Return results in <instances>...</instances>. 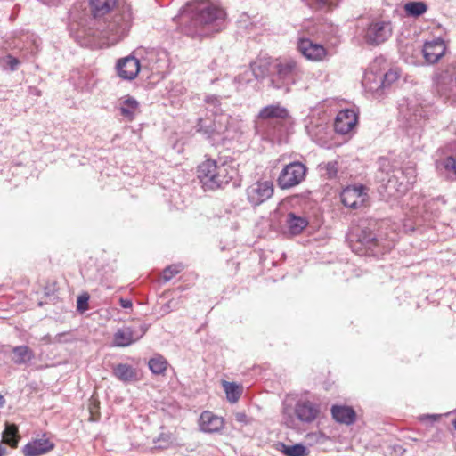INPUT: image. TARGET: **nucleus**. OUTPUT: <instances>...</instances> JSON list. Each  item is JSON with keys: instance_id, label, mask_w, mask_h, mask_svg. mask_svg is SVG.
Returning a JSON list of instances; mask_svg holds the SVG:
<instances>
[{"instance_id": "nucleus-1", "label": "nucleus", "mask_w": 456, "mask_h": 456, "mask_svg": "<svg viewBox=\"0 0 456 456\" xmlns=\"http://www.w3.org/2000/svg\"><path fill=\"white\" fill-rule=\"evenodd\" d=\"M89 8L97 23L96 31L90 35L94 37L98 32L112 45L128 35L134 19L130 4H118V0H89Z\"/></svg>"}, {"instance_id": "nucleus-2", "label": "nucleus", "mask_w": 456, "mask_h": 456, "mask_svg": "<svg viewBox=\"0 0 456 456\" xmlns=\"http://www.w3.org/2000/svg\"><path fill=\"white\" fill-rule=\"evenodd\" d=\"M225 17L224 9L206 0L188 4L180 13L182 29L191 37L205 35V26H211L214 30L219 31L225 21Z\"/></svg>"}, {"instance_id": "nucleus-3", "label": "nucleus", "mask_w": 456, "mask_h": 456, "mask_svg": "<svg viewBox=\"0 0 456 456\" xmlns=\"http://www.w3.org/2000/svg\"><path fill=\"white\" fill-rule=\"evenodd\" d=\"M289 110L280 104H271L261 109L256 121V133L263 140L273 144H282L288 142Z\"/></svg>"}, {"instance_id": "nucleus-4", "label": "nucleus", "mask_w": 456, "mask_h": 456, "mask_svg": "<svg viewBox=\"0 0 456 456\" xmlns=\"http://www.w3.org/2000/svg\"><path fill=\"white\" fill-rule=\"evenodd\" d=\"M445 204L444 198L437 197L426 200L420 194H412L404 205L406 220L404 227L414 231L417 226H421L437 216L440 208Z\"/></svg>"}, {"instance_id": "nucleus-5", "label": "nucleus", "mask_w": 456, "mask_h": 456, "mask_svg": "<svg viewBox=\"0 0 456 456\" xmlns=\"http://www.w3.org/2000/svg\"><path fill=\"white\" fill-rule=\"evenodd\" d=\"M376 223L362 226L350 236L352 250L359 256H379L388 251L390 243L378 236L374 228Z\"/></svg>"}, {"instance_id": "nucleus-6", "label": "nucleus", "mask_w": 456, "mask_h": 456, "mask_svg": "<svg viewBox=\"0 0 456 456\" xmlns=\"http://www.w3.org/2000/svg\"><path fill=\"white\" fill-rule=\"evenodd\" d=\"M318 405L306 399H299L293 406L288 401L283 403L282 421L288 428L296 426V419L305 423L313 422L318 416Z\"/></svg>"}, {"instance_id": "nucleus-7", "label": "nucleus", "mask_w": 456, "mask_h": 456, "mask_svg": "<svg viewBox=\"0 0 456 456\" xmlns=\"http://www.w3.org/2000/svg\"><path fill=\"white\" fill-rule=\"evenodd\" d=\"M207 110L211 111L218 119L214 120L213 132L223 135L224 140L233 139L237 134V130L232 126L233 118L229 115L222 113L221 100L218 96L209 94L205 97Z\"/></svg>"}, {"instance_id": "nucleus-8", "label": "nucleus", "mask_w": 456, "mask_h": 456, "mask_svg": "<svg viewBox=\"0 0 456 456\" xmlns=\"http://www.w3.org/2000/svg\"><path fill=\"white\" fill-rule=\"evenodd\" d=\"M276 73L273 76L272 84L275 88L294 85L302 77L303 71L293 59H284L275 65Z\"/></svg>"}, {"instance_id": "nucleus-9", "label": "nucleus", "mask_w": 456, "mask_h": 456, "mask_svg": "<svg viewBox=\"0 0 456 456\" xmlns=\"http://www.w3.org/2000/svg\"><path fill=\"white\" fill-rule=\"evenodd\" d=\"M392 30L390 21L376 19L366 26L363 37L368 45H379L391 37Z\"/></svg>"}, {"instance_id": "nucleus-10", "label": "nucleus", "mask_w": 456, "mask_h": 456, "mask_svg": "<svg viewBox=\"0 0 456 456\" xmlns=\"http://www.w3.org/2000/svg\"><path fill=\"white\" fill-rule=\"evenodd\" d=\"M229 173H201L198 178L204 191H214L223 188L230 182L234 188L240 186V178L239 173H232L233 175H228Z\"/></svg>"}, {"instance_id": "nucleus-11", "label": "nucleus", "mask_w": 456, "mask_h": 456, "mask_svg": "<svg viewBox=\"0 0 456 456\" xmlns=\"http://www.w3.org/2000/svg\"><path fill=\"white\" fill-rule=\"evenodd\" d=\"M147 327L140 325L138 327H123L118 329L114 334V344L117 346H128L139 340L146 332Z\"/></svg>"}, {"instance_id": "nucleus-12", "label": "nucleus", "mask_w": 456, "mask_h": 456, "mask_svg": "<svg viewBox=\"0 0 456 456\" xmlns=\"http://www.w3.org/2000/svg\"><path fill=\"white\" fill-rule=\"evenodd\" d=\"M297 49L305 59L312 61H321L327 55V50L322 45L314 43L309 38H300L297 42Z\"/></svg>"}, {"instance_id": "nucleus-13", "label": "nucleus", "mask_w": 456, "mask_h": 456, "mask_svg": "<svg viewBox=\"0 0 456 456\" xmlns=\"http://www.w3.org/2000/svg\"><path fill=\"white\" fill-rule=\"evenodd\" d=\"M273 193V183L270 181L256 182L247 190L248 200L256 206L268 200Z\"/></svg>"}, {"instance_id": "nucleus-14", "label": "nucleus", "mask_w": 456, "mask_h": 456, "mask_svg": "<svg viewBox=\"0 0 456 456\" xmlns=\"http://www.w3.org/2000/svg\"><path fill=\"white\" fill-rule=\"evenodd\" d=\"M433 86L436 94L444 100H451L454 96L453 79L448 72L436 74Z\"/></svg>"}, {"instance_id": "nucleus-15", "label": "nucleus", "mask_w": 456, "mask_h": 456, "mask_svg": "<svg viewBox=\"0 0 456 456\" xmlns=\"http://www.w3.org/2000/svg\"><path fill=\"white\" fill-rule=\"evenodd\" d=\"M358 121L357 114L353 110L346 109L340 110L334 120V130L340 134L350 133Z\"/></svg>"}, {"instance_id": "nucleus-16", "label": "nucleus", "mask_w": 456, "mask_h": 456, "mask_svg": "<svg viewBox=\"0 0 456 456\" xmlns=\"http://www.w3.org/2000/svg\"><path fill=\"white\" fill-rule=\"evenodd\" d=\"M365 190V187L362 185L344 189L340 196L342 203L344 206L353 209L360 208L362 206L367 195Z\"/></svg>"}, {"instance_id": "nucleus-17", "label": "nucleus", "mask_w": 456, "mask_h": 456, "mask_svg": "<svg viewBox=\"0 0 456 456\" xmlns=\"http://www.w3.org/2000/svg\"><path fill=\"white\" fill-rule=\"evenodd\" d=\"M446 52V45L442 38L427 41L422 48L423 56L428 63H436Z\"/></svg>"}, {"instance_id": "nucleus-18", "label": "nucleus", "mask_w": 456, "mask_h": 456, "mask_svg": "<svg viewBox=\"0 0 456 456\" xmlns=\"http://www.w3.org/2000/svg\"><path fill=\"white\" fill-rule=\"evenodd\" d=\"M141 69L140 61L134 56H127L117 62L118 76L126 80H133L136 77Z\"/></svg>"}, {"instance_id": "nucleus-19", "label": "nucleus", "mask_w": 456, "mask_h": 456, "mask_svg": "<svg viewBox=\"0 0 456 456\" xmlns=\"http://www.w3.org/2000/svg\"><path fill=\"white\" fill-rule=\"evenodd\" d=\"M118 110L123 120L132 122L140 113V103L130 95H126L118 100Z\"/></svg>"}, {"instance_id": "nucleus-20", "label": "nucleus", "mask_w": 456, "mask_h": 456, "mask_svg": "<svg viewBox=\"0 0 456 456\" xmlns=\"http://www.w3.org/2000/svg\"><path fill=\"white\" fill-rule=\"evenodd\" d=\"M307 134L316 143L320 145L325 144L329 140V126L328 125L319 119L310 121L305 126Z\"/></svg>"}, {"instance_id": "nucleus-21", "label": "nucleus", "mask_w": 456, "mask_h": 456, "mask_svg": "<svg viewBox=\"0 0 456 456\" xmlns=\"http://www.w3.org/2000/svg\"><path fill=\"white\" fill-rule=\"evenodd\" d=\"M199 425L201 431L205 433H215L223 428L224 419L211 411H205L200 414Z\"/></svg>"}, {"instance_id": "nucleus-22", "label": "nucleus", "mask_w": 456, "mask_h": 456, "mask_svg": "<svg viewBox=\"0 0 456 456\" xmlns=\"http://www.w3.org/2000/svg\"><path fill=\"white\" fill-rule=\"evenodd\" d=\"M54 444L45 436L28 443L23 447L25 456H39L52 451Z\"/></svg>"}, {"instance_id": "nucleus-23", "label": "nucleus", "mask_w": 456, "mask_h": 456, "mask_svg": "<svg viewBox=\"0 0 456 456\" xmlns=\"http://www.w3.org/2000/svg\"><path fill=\"white\" fill-rule=\"evenodd\" d=\"M404 175L405 173H401V177L394 175L387 180L385 185V191L387 196L397 198L409 190L410 185L408 183L404 182Z\"/></svg>"}, {"instance_id": "nucleus-24", "label": "nucleus", "mask_w": 456, "mask_h": 456, "mask_svg": "<svg viewBox=\"0 0 456 456\" xmlns=\"http://www.w3.org/2000/svg\"><path fill=\"white\" fill-rule=\"evenodd\" d=\"M331 414L337 422L346 425L353 424L356 418L354 409L348 406L334 405L331 408Z\"/></svg>"}, {"instance_id": "nucleus-25", "label": "nucleus", "mask_w": 456, "mask_h": 456, "mask_svg": "<svg viewBox=\"0 0 456 456\" xmlns=\"http://www.w3.org/2000/svg\"><path fill=\"white\" fill-rule=\"evenodd\" d=\"M113 374L119 380L128 383L139 380L138 371L131 365L119 363L113 368Z\"/></svg>"}, {"instance_id": "nucleus-26", "label": "nucleus", "mask_w": 456, "mask_h": 456, "mask_svg": "<svg viewBox=\"0 0 456 456\" xmlns=\"http://www.w3.org/2000/svg\"><path fill=\"white\" fill-rule=\"evenodd\" d=\"M273 169H281V171H307L305 165L300 161H291L287 156H281L275 159Z\"/></svg>"}, {"instance_id": "nucleus-27", "label": "nucleus", "mask_w": 456, "mask_h": 456, "mask_svg": "<svg viewBox=\"0 0 456 456\" xmlns=\"http://www.w3.org/2000/svg\"><path fill=\"white\" fill-rule=\"evenodd\" d=\"M306 173H280L277 179L278 185L281 189H289L298 184L305 179Z\"/></svg>"}, {"instance_id": "nucleus-28", "label": "nucleus", "mask_w": 456, "mask_h": 456, "mask_svg": "<svg viewBox=\"0 0 456 456\" xmlns=\"http://www.w3.org/2000/svg\"><path fill=\"white\" fill-rule=\"evenodd\" d=\"M286 222L289 232L293 235L299 234L308 224L305 217L297 216L294 213L288 214Z\"/></svg>"}, {"instance_id": "nucleus-29", "label": "nucleus", "mask_w": 456, "mask_h": 456, "mask_svg": "<svg viewBox=\"0 0 456 456\" xmlns=\"http://www.w3.org/2000/svg\"><path fill=\"white\" fill-rule=\"evenodd\" d=\"M362 86L367 91L378 93L382 90L381 75H377L372 71H366L362 78Z\"/></svg>"}, {"instance_id": "nucleus-30", "label": "nucleus", "mask_w": 456, "mask_h": 456, "mask_svg": "<svg viewBox=\"0 0 456 456\" xmlns=\"http://www.w3.org/2000/svg\"><path fill=\"white\" fill-rule=\"evenodd\" d=\"M13 362L16 364H26L34 358L33 351L27 346H18L13 347Z\"/></svg>"}, {"instance_id": "nucleus-31", "label": "nucleus", "mask_w": 456, "mask_h": 456, "mask_svg": "<svg viewBox=\"0 0 456 456\" xmlns=\"http://www.w3.org/2000/svg\"><path fill=\"white\" fill-rule=\"evenodd\" d=\"M223 387L226 394V398L230 403H236L240 399L241 394H242V387L240 385H237L234 382H228L224 381L223 382Z\"/></svg>"}, {"instance_id": "nucleus-32", "label": "nucleus", "mask_w": 456, "mask_h": 456, "mask_svg": "<svg viewBox=\"0 0 456 456\" xmlns=\"http://www.w3.org/2000/svg\"><path fill=\"white\" fill-rule=\"evenodd\" d=\"M278 446L279 450L286 456H305L308 453L307 448L301 444L286 445L283 443H280Z\"/></svg>"}, {"instance_id": "nucleus-33", "label": "nucleus", "mask_w": 456, "mask_h": 456, "mask_svg": "<svg viewBox=\"0 0 456 456\" xmlns=\"http://www.w3.org/2000/svg\"><path fill=\"white\" fill-rule=\"evenodd\" d=\"M226 165H228V161L227 159H223V158H219L218 160L207 158L205 161H203L198 166L197 171H212L221 168H224V171H227L228 168H225Z\"/></svg>"}, {"instance_id": "nucleus-34", "label": "nucleus", "mask_w": 456, "mask_h": 456, "mask_svg": "<svg viewBox=\"0 0 456 456\" xmlns=\"http://www.w3.org/2000/svg\"><path fill=\"white\" fill-rule=\"evenodd\" d=\"M3 439L4 443L12 447H16L19 441L18 428L14 424H6L3 432Z\"/></svg>"}, {"instance_id": "nucleus-35", "label": "nucleus", "mask_w": 456, "mask_h": 456, "mask_svg": "<svg viewBox=\"0 0 456 456\" xmlns=\"http://www.w3.org/2000/svg\"><path fill=\"white\" fill-rule=\"evenodd\" d=\"M404 11L410 17H419L428 11V5L424 2H409L404 5Z\"/></svg>"}, {"instance_id": "nucleus-36", "label": "nucleus", "mask_w": 456, "mask_h": 456, "mask_svg": "<svg viewBox=\"0 0 456 456\" xmlns=\"http://www.w3.org/2000/svg\"><path fill=\"white\" fill-rule=\"evenodd\" d=\"M149 368L154 374H163L167 370V362L160 355L152 357L148 362Z\"/></svg>"}, {"instance_id": "nucleus-37", "label": "nucleus", "mask_w": 456, "mask_h": 456, "mask_svg": "<svg viewBox=\"0 0 456 456\" xmlns=\"http://www.w3.org/2000/svg\"><path fill=\"white\" fill-rule=\"evenodd\" d=\"M436 167L438 170L456 171V151L454 155L436 159Z\"/></svg>"}, {"instance_id": "nucleus-38", "label": "nucleus", "mask_w": 456, "mask_h": 456, "mask_svg": "<svg viewBox=\"0 0 456 456\" xmlns=\"http://www.w3.org/2000/svg\"><path fill=\"white\" fill-rule=\"evenodd\" d=\"M20 64V60L11 54L0 58V67L4 70L15 71L18 69Z\"/></svg>"}, {"instance_id": "nucleus-39", "label": "nucleus", "mask_w": 456, "mask_h": 456, "mask_svg": "<svg viewBox=\"0 0 456 456\" xmlns=\"http://www.w3.org/2000/svg\"><path fill=\"white\" fill-rule=\"evenodd\" d=\"M400 77V70L397 68H392L384 75H381L382 90L390 86Z\"/></svg>"}, {"instance_id": "nucleus-40", "label": "nucleus", "mask_w": 456, "mask_h": 456, "mask_svg": "<svg viewBox=\"0 0 456 456\" xmlns=\"http://www.w3.org/2000/svg\"><path fill=\"white\" fill-rule=\"evenodd\" d=\"M184 266L183 264H174L164 269L162 273V280L164 281H169L173 277L181 273Z\"/></svg>"}, {"instance_id": "nucleus-41", "label": "nucleus", "mask_w": 456, "mask_h": 456, "mask_svg": "<svg viewBox=\"0 0 456 456\" xmlns=\"http://www.w3.org/2000/svg\"><path fill=\"white\" fill-rule=\"evenodd\" d=\"M89 295L83 293L77 297V309L80 313H84L88 309Z\"/></svg>"}, {"instance_id": "nucleus-42", "label": "nucleus", "mask_w": 456, "mask_h": 456, "mask_svg": "<svg viewBox=\"0 0 456 456\" xmlns=\"http://www.w3.org/2000/svg\"><path fill=\"white\" fill-rule=\"evenodd\" d=\"M379 171H383L385 168L390 167L393 170L397 169V166H395L394 163H391L390 159L387 157H380L379 159Z\"/></svg>"}, {"instance_id": "nucleus-43", "label": "nucleus", "mask_w": 456, "mask_h": 456, "mask_svg": "<svg viewBox=\"0 0 456 456\" xmlns=\"http://www.w3.org/2000/svg\"><path fill=\"white\" fill-rule=\"evenodd\" d=\"M318 167L321 171H338V162H336V161L321 163V164H319Z\"/></svg>"}, {"instance_id": "nucleus-44", "label": "nucleus", "mask_w": 456, "mask_h": 456, "mask_svg": "<svg viewBox=\"0 0 456 456\" xmlns=\"http://www.w3.org/2000/svg\"><path fill=\"white\" fill-rule=\"evenodd\" d=\"M178 302L175 299L169 300L164 306V312L168 313L174 309L177 308Z\"/></svg>"}, {"instance_id": "nucleus-45", "label": "nucleus", "mask_w": 456, "mask_h": 456, "mask_svg": "<svg viewBox=\"0 0 456 456\" xmlns=\"http://www.w3.org/2000/svg\"><path fill=\"white\" fill-rule=\"evenodd\" d=\"M119 304L123 308H132L133 303L130 299L121 297L119 299Z\"/></svg>"}, {"instance_id": "nucleus-46", "label": "nucleus", "mask_w": 456, "mask_h": 456, "mask_svg": "<svg viewBox=\"0 0 456 456\" xmlns=\"http://www.w3.org/2000/svg\"><path fill=\"white\" fill-rule=\"evenodd\" d=\"M438 415H423L420 417L421 420L425 419H431V420H436L438 419Z\"/></svg>"}, {"instance_id": "nucleus-47", "label": "nucleus", "mask_w": 456, "mask_h": 456, "mask_svg": "<svg viewBox=\"0 0 456 456\" xmlns=\"http://www.w3.org/2000/svg\"><path fill=\"white\" fill-rule=\"evenodd\" d=\"M236 419L238 421H244L246 415L244 413H238Z\"/></svg>"}, {"instance_id": "nucleus-48", "label": "nucleus", "mask_w": 456, "mask_h": 456, "mask_svg": "<svg viewBox=\"0 0 456 456\" xmlns=\"http://www.w3.org/2000/svg\"><path fill=\"white\" fill-rule=\"evenodd\" d=\"M6 452V448L0 444V456H4Z\"/></svg>"}, {"instance_id": "nucleus-49", "label": "nucleus", "mask_w": 456, "mask_h": 456, "mask_svg": "<svg viewBox=\"0 0 456 456\" xmlns=\"http://www.w3.org/2000/svg\"><path fill=\"white\" fill-rule=\"evenodd\" d=\"M41 1L46 4H54L55 3L59 2L60 0H41Z\"/></svg>"}, {"instance_id": "nucleus-50", "label": "nucleus", "mask_w": 456, "mask_h": 456, "mask_svg": "<svg viewBox=\"0 0 456 456\" xmlns=\"http://www.w3.org/2000/svg\"><path fill=\"white\" fill-rule=\"evenodd\" d=\"M251 69H252V71H253V73L255 74L256 77V78H258V77H259V75H258V73L256 72V64L251 65Z\"/></svg>"}, {"instance_id": "nucleus-51", "label": "nucleus", "mask_w": 456, "mask_h": 456, "mask_svg": "<svg viewBox=\"0 0 456 456\" xmlns=\"http://www.w3.org/2000/svg\"><path fill=\"white\" fill-rule=\"evenodd\" d=\"M31 92L33 94L37 95V96H40L41 95V93L38 89L37 88H31Z\"/></svg>"}, {"instance_id": "nucleus-52", "label": "nucleus", "mask_w": 456, "mask_h": 456, "mask_svg": "<svg viewBox=\"0 0 456 456\" xmlns=\"http://www.w3.org/2000/svg\"><path fill=\"white\" fill-rule=\"evenodd\" d=\"M4 403H5L4 397L2 395H0V407H3L4 405Z\"/></svg>"}, {"instance_id": "nucleus-53", "label": "nucleus", "mask_w": 456, "mask_h": 456, "mask_svg": "<svg viewBox=\"0 0 456 456\" xmlns=\"http://www.w3.org/2000/svg\"><path fill=\"white\" fill-rule=\"evenodd\" d=\"M94 83H93L91 86H90V85H86V86H85V89H86V91H90V90L94 87Z\"/></svg>"}, {"instance_id": "nucleus-54", "label": "nucleus", "mask_w": 456, "mask_h": 456, "mask_svg": "<svg viewBox=\"0 0 456 456\" xmlns=\"http://www.w3.org/2000/svg\"><path fill=\"white\" fill-rule=\"evenodd\" d=\"M201 122H202V119H200L199 124H198V126H199V131L203 130V126H202V125H201Z\"/></svg>"}, {"instance_id": "nucleus-55", "label": "nucleus", "mask_w": 456, "mask_h": 456, "mask_svg": "<svg viewBox=\"0 0 456 456\" xmlns=\"http://www.w3.org/2000/svg\"><path fill=\"white\" fill-rule=\"evenodd\" d=\"M229 162H230V164H232V163H233V161H232V160H230ZM228 168L232 169V168H233V167H232V165H229V166H228Z\"/></svg>"}, {"instance_id": "nucleus-56", "label": "nucleus", "mask_w": 456, "mask_h": 456, "mask_svg": "<svg viewBox=\"0 0 456 456\" xmlns=\"http://www.w3.org/2000/svg\"><path fill=\"white\" fill-rule=\"evenodd\" d=\"M452 426H453L454 429L456 430V419L452 421Z\"/></svg>"}, {"instance_id": "nucleus-57", "label": "nucleus", "mask_w": 456, "mask_h": 456, "mask_svg": "<svg viewBox=\"0 0 456 456\" xmlns=\"http://www.w3.org/2000/svg\"><path fill=\"white\" fill-rule=\"evenodd\" d=\"M456 175V173H454Z\"/></svg>"}]
</instances>
